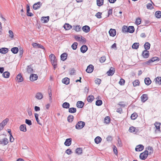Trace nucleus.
Instances as JSON below:
<instances>
[{
    "label": "nucleus",
    "mask_w": 161,
    "mask_h": 161,
    "mask_svg": "<svg viewBox=\"0 0 161 161\" xmlns=\"http://www.w3.org/2000/svg\"><path fill=\"white\" fill-rule=\"evenodd\" d=\"M85 125V122L82 121H79L75 125V128L78 130L81 129L83 128Z\"/></svg>",
    "instance_id": "f257e3e1"
},
{
    "label": "nucleus",
    "mask_w": 161,
    "mask_h": 161,
    "mask_svg": "<svg viewBox=\"0 0 161 161\" xmlns=\"http://www.w3.org/2000/svg\"><path fill=\"white\" fill-rule=\"evenodd\" d=\"M148 156V152L145 150L143 153H141L139 156L140 158L142 160L145 159Z\"/></svg>",
    "instance_id": "f03ea898"
},
{
    "label": "nucleus",
    "mask_w": 161,
    "mask_h": 161,
    "mask_svg": "<svg viewBox=\"0 0 161 161\" xmlns=\"http://www.w3.org/2000/svg\"><path fill=\"white\" fill-rule=\"evenodd\" d=\"M49 57L51 59V63L52 64L57 63V59L56 58L55 56L53 54H51L49 56Z\"/></svg>",
    "instance_id": "7ed1b4c3"
},
{
    "label": "nucleus",
    "mask_w": 161,
    "mask_h": 161,
    "mask_svg": "<svg viewBox=\"0 0 161 161\" xmlns=\"http://www.w3.org/2000/svg\"><path fill=\"white\" fill-rule=\"evenodd\" d=\"M42 5V3L40 2H38L34 4L33 6V8L34 9L36 10L40 8Z\"/></svg>",
    "instance_id": "20e7f679"
},
{
    "label": "nucleus",
    "mask_w": 161,
    "mask_h": 161,
    "mask_svg": "<svg viewBox=\"0 0 161 161\" xmlns=\"http://www.w3.org/2000/svg\"><path fill=\"white\" fill-rule=\"evenodd\" d=\"M8 142V139L7 138H5L0 140V144L3 146L6 145Z\"/></svg>",
    "instance_id": "39448f33"
},
{
    "label": "nucleus",
    "mask_w": 161,
    "mask_h": 161,
    "mask_svg": "<svg viewBox=\"0 0 161 161\" xmlns=\"http://www.w3.org/2000/svg\"><path fill=\"white\" fill-rule=\"evenodd\" d=\"M8 119H6L4 120L0 124V130H1L4 127V126L6 125L8 122Z\"/></svg>",
    "instance_id": "423d86ee"
},
{
    "label": "nucleus",
    "mask_w": 161,
    "mask_h": 161,
    "mask_svg": "<svg viewBox=\"0 0 161 161\" xmlns=\"http://www.w3.org/2000/svg\"><path fill=\"white\" fill-rule=\"evenodd\" d=\"M38 75L36 74H31L30 77V80L31 81H35L38 79Z\"/></svg>",
    "instance_id": "0eeeda50"
},
{
    "label": "nucleus",
    "mask_w": 161,
    "mask_h": 161,
    "mask_svg": "<svg viewBox=\"0 0 161 161\" xmlns=\"http://www.w3.org/2000/svg\"><path fill=\"white\" fill-rule=\"evenodd\" d=\"M129 131L130 132L136 134L139 131V130L138 129H136L135 127L132 126L130 127L129 129Z\"/></svg>",
    "instance_id": "6e6552de"
},
{
    "label": "nucleus",
    "mask_w": 161,
    "mask_h": 161,
    "mask_svg": "<svg viewBox=\"0 0 161 161\" xmlns=\"http://www.w3.org/2000/svg\"><path fill=\"white\" fill-rule=\"evenodd\" d=\"M159 58L158 57H153L150 59H149L148 61H147L146 62V64H149L155 61H159Z\"/></svg>",
    "instance_id": "1a4fd4ad"
},
{
    "label": "nucleus",
    "mask_w": 161,
    "mask_h": 161,
    "mask_svg": "<svg viewBox=\"0 0 161 161\" xmlns=\"http://www.w3.org/2000/svg\"><path fill=\"white\" fill-rule=\"evenodd\" d=\"M94 69V66L92 64H90L87 67L86 71L88 73H91Z\"/></svg>",
    "instance_id": "9d476101"
},
{
    "label": "nucleus",
    "mask_w": 161,
    "mask_h": 161,
    "mask_svg": "<svg viewBox=\"0 0 161 161\" xmlns=\"http://www.w3.org/2000/svg\"><path fill=\"white\" fill-rule=\"evenodd\" d=\"M114 69L112 67H111L109 70L107 72V74L108 76H112L114 75Z\"/></svg>",
    "instance_id": "9b49d317"
},
{
    "label": "nucleus",
    "mask_w": 161,
    "mask_h": 161,
    "mask_svg": "<svg viewBox=\"0 0 161 161\" xmlns=\"http://www.w3.org/2000/svg\"><path fill=\"white\" fill-rule=\"evenodd\" d=\"M109 33L110 36L114 37L116 35V31L114 29H110L109 31Z\"/></svg>",
    "instance_id": "f8f14e48"
},
{
    "label": "nucleus",
    "mask_w": 161,
    "mask_h": 161,
    "mask_svg": "<svg viewBox=\"0 0 161 161\" xmlns=\"http://www.w3.org/2000/svg\"><path fill=\"white\" fill-rule=\"evenodd\" d=\"M144 146L141 144L139 145L136 146L135 150L137 152L141 151L144 149Z\"/></svg>",
    "instance_id": "ddd939ff"
},
{
    "label": "nucleus",
    "mask_w": 161,
    "mask_h": 161,
    "mask_svg": "<svg viewBox=\"0 0 161 161\" xmlns=\"http://www.w3.org/2000/svg\"><path fill=\"white\" fill-rule=\"evenodd\" d=\"M142 56L144 58H148L149 56V51L147 50H144L142 53Z\"/></svg>",
    "instance_id": "4468645a"
},
{
    "label": "nucleus",
    "mask_w": 161,
    "mask_h": 161,
    "mask_svg": "<svg viewBox=\"0 0 161 161\" xmlns=\"http://www.w3.org/2000/svg\"><path fill=\"white\" fill-rule=\"evenodd\" d=\"M88 47L87 46L85 45H83L80 47V51L83 53H85L87 50Z\"/></svg>",
    "instance_id": "2eb2a0df"
},
{
    "label": "nucleus",
    "mask_w": 161,
    "mask_h": 161,
    "mask_svg": "<svg viewBox=\"0 0 161 161\" xmlns=\"http://www.w3.org/2000/svg\"><path fill=\"white\" fill-rule=\"evenodd\" d=\"M82 30L85 33H88L90 31V28L88 26L86 25L82 27Z\"/></svg>",
    "instance_id": "dca6fc26"
},
{
    "label": "nucleus",
    "mask_w": 161,
    "mask_h": 161,
    "mask_svg": "<svg viewBox=\"0 0 161 161\" xmlns=\"http://www.w3.org/2000/svg\"><path fill=\"white\" fill-rule=\"evenodd\" d=\"M49 19V16L42 17L41 18V21L43 23H47L48 22Z\"/></svg>",
    "instance_id": "f3484780"
},
{
    "label": "nucleus",
    "mask_w": 161,
    "mask_h": 161,
    "mask_svg": "<svg viewBox=\"0 0 161 161\" xmlns=\"http://www.w3.org/2000/svg\"><path fill=\"white\" fill-rule=\"evenodd\" d=\"M16 80L18 82H21L23 80V78L20 74H19L16 77Z\"/></svg>",
    "instance_id": "a211bd4d"
},
{
    "label": "nucleus",
    "mask_w": 161,
    "mask_h": 161,
    "mask_svg": "<svg viewBox=\"0 0 161 161\" xmlns=\"http://www.w3.org/2000/svg\"><path fill=\"white\" fill-rule=\"evenodd\" d=\"M72 139L71 138H68L66 139L64 144L67 146H69L71 143Z\"/></svg>",
    "instance_id": "6ab92c4d"
},
{
    "label": "nucleus",
    "mask_w": 161,
    "mask_h": 161,
    "mask_svg": "<svg viewBox=\"0 0 161 161\" xmlns=\"http://www.w3.org/2000/svg\"><path fill=\"white\" fill-rule=\"evenodd\" d=\"M76 105L78 108H82L84 105V103L82 101H79L77 103Z\"/></svg>",
    "instance_id": "aec40b11"
},
{
    "label": "nucleus",
    "mask_w": 161,
    "mask_h": 161,
    "mask_svg": "<svg viewBox=\"0 0 161 161\" xmlns=\"http://www.w3.org/2000/svg\"><path fill=\"white\" fill-rule=\"evenodd\" d=\"M67 53H64L60 56L61 59L63 61H64L67 59Z\"/></svg>",
    "instance_id": "412c9836"
},
{
    "label": "nucleus",
    "mask_w": 161,
    "mask_h": 161,
    "mask_svg": "<svg viewBox=\"0 0 161 161\" xmlns=\"http://www.w3.org/2000/svg\"><path fill=\"white\" fill-rule=\"evenodd\" d=\"M8 51V49L6 48L3 47L0 49V53L2 54H6Z\"/></svg>",
    "instance_id": "4be33fe9"
},
{
    "label": "nucleus",
    "mask_w": 161,
    "mask_h": 161,
    "mask_svg": "<svg viewBox=\"0 0 161 161\" xmlns=\"http://www.w3.org/2000/svg\"><path fill=\"white\" fill-rule=\"evenodd\" d=\"M62 82L64 84L68 85L69 83V79L67 77L65 78L62 79Z\"/></svg>",
    "instance_id": "5701e85b"
},
{
    "label": "nucleus",
    "mask_w": 161,
    "mask_h": 161,
    "mask_svg": "<svg viewBox=\"0 0 161 161\" xmlns=\"http://www.w3.org/2000/svg\"><path fill=\"white\" fill-rule=\"evenodd\" d=\"M20 130L23 132H26L27 131L26 125L23 124L21 125L19 127Z\"/></svg>",
    "instance_id": "b1692460"
},
{
    "label": "nucleus",
    "mask_w": 161,
    "mask_h": 161,
    "mask_svg": "<svg viewBox=\"0 0 161 161\" xmlns=\"http://www.w3.org/2000/svg\"><path fill=\"white\" fill-rule=\"evenodd\" d=\"M141 100L143 102H145L148 99L147 96V94H143L141 97Z\"/></svg>",
    "instance_id": "393cba45"
},
{
    "label": "nucleus",
    "mask_w": 161,
    "mask_h": 161,
    "mask_svg": "<svg viewBox=\"0 0 161 161\" xmlns=\"http://www.w3.org/2000/svg\"><path fill=\"white\" fill-rule=\"evenodd\" d=\"M161 123L159 122H155L154 124V125L155 126L156 129L159 131H160V126Z\"/></svg>",
    "instance_id": "a878e982"
},
{
    "label": "nucleus",
    "mask_w": 161,
    "mask_h": 161,
    "mask_svg": "<svg viewBox=\"0 0 161 161\" xmlns=\"http://www.w3.org/2000/svg\"><path fill=\"white\" fill-rule=\"evenodd\" d=\"M144 81L146 85L148 86L150 85L151 83V81L148 77L145 78L144 80Z\"/></svg>",
    "instance_id": "bb28decb"
},
{
    "label": "nucleus",
    "mask_w": 161,
    "mask_h": 161,
    "mask_svg": "<svg viewBox=\"0 0 161 161\" xmlns=\"http://www.w3.org/2000/svg\"><path fill=\"white\" fill-rule=\"evenodd\" d=\"M95 142L97 144H99L102 141V138L100 136H97L94 139Z\"/></svg>",
    "instance_id": "cd10ccee"
},
{
    "label": "nucleus",
    "mask_w": 161,
    "mask_h": 161,
    "mask_svg": "<svg viewBox=\"0 0 161 161\" xmlns=\"http://www.w3.org/2000/svg\"><path fill=\"white\" fill-rule=\"evenodd\" d=\"M43 95L40 92H38L36 95V97L38 99H41L43 98Z\"/></svg>",
    "instance_id": "c85d7f7f"
},
{
    "label": "nucleus",
    "mask_w": 161,
    "mask_h": 161,
    "mask_svg": "<svg viewBox=\"0 0 161 161\" xmlns=\"http://www.w3.org/2000/svg\"><path fill=\"white\" fill-rule=\"evenodd\" d=\"M70 104L69 103L65 102L63 103L62 107L65 108H69Z\"/></svg>",
    "instance_id": "c756f323"
},
{
    "label": "nucleus",
    "mask_w": 161,
    "mask_h": 161,
    "mask_svg": "<svg viewBox=\"0 0 161 161\" xmlns=\"http://www.w3.org/2000/svg\"><path fill=\"white\" fill-rule=\"evenodd\" d=\"M64 28L67 30H70V29L72 28V26L69 25V24L66 23L64 25Z\"/></svg>",
    "instance_id": "7c9ffc66"
},
{
    "label": "nucleus",
    "mask_w": 161,
    "mask_h": 161,
    "mask_svg": "<svg viewBox=\"0 0 161 161\" xmlns=\"http://www.w3.org/2000/svg\"><path fill=\"white\" fill-rule=\"evenodd\" d=\"M150 44L148 42H146L144 45V47L145 50H147L150 49Z\"/></svg>",
    "instance_id": "2f4dec72"
},
{
    "label": "nucleus",
    "mask_w": 161,
    "mask_h": 161,
    "mask_svg": "<svg viewBox=\"0 0 161 161\" xmlns=\"http://www.w3.org/2000/svg\"><path fill=\"white\" fill-rule=\"evenodd\" d=\"M135 31V28L133 26H130L128 27V32L133 33Z\"/></svg>",
    "instance_id": "473e14b6"
},
{
    "label": "nucleus",
    "mask_w": 161,
    "mask_h": 161,
    "mask_svg": "<svg viewBox=\"0 0 161 161\" xmlns=\"http://www.w3.org/2000/svg\"><path fill=\"white\" fill-rule=\"evenodd\" d=\"M82 149L81 148H77L76 149V153L78 155L81 154L82 152Z\"/></svg>",
    "instance_id": "72a5a7b5"
},
{
    "label": "nucleus",
    "mask_w": 161,
    "mask_h": 161,
    "mask_svg": "<svg viewBox=\"0 0 161 161\" xmlns=\"http://www.w3.org/2000/svg\"><path fill=\"white\" fill-rule=\"evenodd\" d=\"M11 51L13 53L16 54L18 52L19 49L17 47H14L11 48Z\"/></svg>",
    "instance_id": "f704fd0d"
},
{
    "label": "nucleus",
    "mask_w": 161,
    "mask_h": 161,
    "mask_svg": "<svg viewBox=\"0 0 161 161\" xmlns=\"http://www.w3.org/2000/svg\"><path fill=\"white\" fill-rule=\"evenodd\" d=\"M76 111V109L75 108H69V112L71 113H74Z\"/></svg>",
    "instance_id": "c9c22d12"
},
{
    "label": "nucleus",
    "mask_w": 161,
    "mask_h": 161,
    "mask_svg": "<svg viewBox=\"0 0 161 161\" xmlns=\"http://www.w3.org/2000/svg\"><path fill=\"white\" fill-rule=\"evenodd\" d=\"M94 99V97L93 96L90 95L87 97V100L89 102L91 103L93 101Z\"/></svg>",
    "instance_id": "e433bc0d"
},
{
    "label": "nucleus",
    "mask_w": 161,
    "mask_h": 161,
    "mask_svg": "<svg viewBox=\"0 0 161 161\" xmlns=\"http://www.w3.org/2000/svg\"><path fill=\"white\" fill-rule=\"evenodd\" d=\"M10 75V73L8 71H5L3 74V76L5 78H8Z\"/></svg>",
    "instance_id": "4c0bfd02"
},
{
    "label": "nucleus",
    "mask_w": 161,
    "mask_h": 161,
    "mask_svg": "<svg viewBox=\"0 0 161 161\" xmlns=\"http://www.w3.org/2000/svg\"><path fill=\"white\" fill-rule=\"evenodd\" d=\"M155 15L156 18H160L161 17V12L159 11H157L155 13Z\"/></svg>",
    "instance_id": "58836bf2"
},
{
    "label": "nucleus",
    "mask_w": 161,
    "mask_h": 161,
    "mask_svg": "<svg viewBox=\"0 0 161 161\" xmlns=\"http://www.w3.org/2000/svg\"><path fill=\"white\" fill-rule=\"evenodd\" d=\"M97 5L98 6H101L103 4V0H97Z\"/></svg>",
    "instance_id": "ea45409f"
},
{
    "label": "nucleus",
    "mask_w": 161,
    "mask_h": 161,
    "mask_svg": "<svg viewBox=\"0 0 161 161\" xmlns=\"http://www.w3.org/2000/svg\"><path fill=\"white\" fill-rule=\"evenodd\" d=\"M74 116L72 115H69L67 118V120L69 122H71L73 121L74 119Z\"/></svg>",
    "instance_id": "a19ab883"
},
{
    "label": "nucleus",
    "mask_w": 161,
    "mask_h": 161,
    "mask_svg": "<svg viewBox=\"0 0 161 161\" xmlns=\"http://www.w3.org/2000/svg\"><path fill=\"white\" fill-rule=\"evenodd\" d=\"M75 28H74V29L77 32H79L81 30V27L79 25H76L74 27Z\"/></svg>",
    "instance_id": "79ce46f5"
},
{
    "label": "nucleus",
    "mask_w": 161,
    "mask_h": 161,
    "mask_svg": "<svg viewBox=\"0 0 161 161\" xmlns=\"http://www.w3.org/2000/svg\"><path fill=\"white\" fill-rule=\"evenodd\" d=\"M139 45V43H135L133 44L132 48L133 49H137L138 48Z\"/></svg>",
    "instance_id": "37998d69"
},
{
    "label": "nucleus",
    "mask_w": 161,
    "mask_h": 161,
    "mask_svg": "<svg viewBox=\"0 0 161 161\" xmlns=\"http://www.w3.org/2000/svg\"><path fill=\"white\" fill-rule=\"evenodd\" d=\"M137 117V115L136 113H134L131 116V118L132 120L135 119Z\"/></svg>",
    "instance_id": "c03bdc74"
},
{
    "label": "nucleus",
    "mask_w": 161,
    "mask_h": 161,
    "mask_svg": "<svg viewBox=\"0 0 161 161\" xmlns=\"http://www.w3.org/2000/svg\"><path fill=\"white\" fill-rule=\"evenodd\" d=\"M104 123L108 124H109L110 122V118L108 116L106 117L104 119Z\"/></svg>",
    "instance_id": "a18cd8bd"
},
{
    "label": "nucleus",
    "mask_w": 161,
    "mask_h": 161,
    "mask_svg": "<svg viewBox=\"0 0 161 161\" xmlns=\"http://www.w3.org/2000/svg\"><path fill=\"white\" fill-rule=\"evenodd\" d=\"M27 72L29 73H31L33 72V69L30 66H28L27 68Z\"/></svg>",
    "instance_id": "49530a36"
},
{
    "label": "nucleus",
    "mask_w": 161,
    "mask_h": 161,
    "mask_svg": "<svg viewBox=\"0 0 161 161\" xmlns=\"http://www.w3.org/2000/svg\"><path fill=\"white\" fill-rule=\"evenodd\" d=\"M139 80H136L133 82V84L134 86H136L139 85Z\"/></svg>",
    "instance_id": "de8ad7c7"
},
{
    "label": "nucleus",
    "mask_w": 161,
    "mask_h": 161,
    "mask_svg": "<svg viewBox=\"0 0 161 161\" xmlns=\"http://www.w3.org/2000/svg\"><path fill=\"white\" fill-rule=\"evenodd\" d=\"M78 45V43L76 42L74 43L71 46V47L73 49L75 50L77 48V47Z\"/></svg>",
    "instance_id": "09e8293b"
},
{
    "label": "nucleus",
    "mask_w": 161,
    "mask_h": 161,
    "mask_svg": "<svg viewBox=\"0 0 161 161\" xmlns=\"http://www.w3.org/2000/svg\"><path fill=\"white\" fill-rule=\"evenodd\" d=\"M128 27L126 26H124L122 27V31L123 32H128Z\"/></svg>",
    "instance_id": "8fccbe9b"
},
{
    "label": "nucleus",
    "mask_w": 161,
    "mask_h": 161,
    "mask_svg": "<svg viewBox=\"0 0 161 161\" xmlns=\"http://www.w3.org/2000/svg\"><path fill=\"white\" fill-rule=\"evenodd\" d=\"M102 101L101 100H98L96 101V104L97 106H100L102 104Z\"/></svg>",
    "instance_id": "3c124183"
},
{
    "label": "nucleus",
    "mask_w": 161,
    "mask_h": 161,
    "mask_svg": "<svg viewBox=\"0 0 161 161\" xmlns=\"http://www.w3.org/2000/svg\"><path fill=\"white\" fill-rule=\"evenodd\" d=\"M95 84L98 85H99L101 83V79L97 78L94 80Z\"/></svg>",
    "instance_id": "603ef678"
},
{
    "label": "nucleus",
    "mask_w": 161,
    "mask_h": 161,
    "mask_svg": "<svg viewBox=\"0 0 161 161\" xmlns=\"http://www.w3.org/2000/svg\"><path fill=\"white\" fill-rule=\"evenodd\" d=\"M156 81L159 84H161V77H158L156 78Z\"/></svg>",
    "instance_id": "864d4df0"
},
{
    "label": "nucleus",
    "mask_w": 161,
    "mask_h": 161,
    "mask_svg": "<svg viewBox=\"0 0 161 161\" xmlns=\"http://www.w3.org/2000/svg\"><path fill=\"white\" fill-rule=\"evenodd\" d=\"M141 22V19L139 18H138L136 19V25H140Z\"/></svg>",
    "instance_id": "5fc2aeb1"
},
{
    "label": "nucleus",
    "mask_w": 161,
    "mask_h": 161,
    "mask_svg": "<svg viewBox=\"0 0 161 161\" xmlns=\"http://www.w3.org/2000/svg\"><path fill=\"white\" fill-rule=\"evenodd\" d=\"M25 122L26 124L29 126L32 125L31 121L29 119H26L25 120Z\"/></svg>",
    "instance_id": "6e6d98bb"
},
{
    "label": "nucleus",
    "mask_w": 161,
    "mask_h": 161,
    "mask_svg": "<svg viewBox=\"0 0 161 161\" xmlns=\"http://www.w3.org/2000/svg\"><path fill=\"white\" fill-rule=\"evenodd\" d=\"M106 60V57L105 56H103L101 58L100 61L101 63H103Z\"/></svg>",
    "instance_id": "4d7b16f0"
},
{
    "label": "nucleus",
    "mask_w": 161,
    "mask_h": 161,
    "mask_svg": "<svg viewBox=\"0 0 161 161\" xmlns=\"http://www.w3.org/2000/svg\"><path fill=\"white\" fill-rule=\"evenodd\" d=\"M125 83V80L124 79L121 78L120 79L119 81V84L120 85H124Z\"/></svg>",
    "instance_id": "13d9d810"
},
{
    "label": "nucleus",
    "mask_w": 161,
    "mask_h": 161,
    "mask_svg": "<svg viewBox=\"0 0 161 161\" xmlns=\"http://www.w3.org/2000/svg\"><path fill=\"white\" fill-rule=\"evenodd\" d=\"M8 33L9 37L12 38H13L14 36V35L13 31L11 30H9L8 31Z\"/></svg>",
    "instance_id": "bf43d9fd"
},
{
    "label": "nucleus",
    "mask_w": 161,
    "mask_h": 161,
    "mask_svg": "<svg viewBox=\"0 0 161 161\" xmlns=\"http://www.w3.org/2000/svg\"><path fill=\"white\" fill-rule=\"evenodd\" d=\"M81 38V36H75V38L77 41L80 42Z\"/></svg>",
    "instance_id": "052dcab7"
},
{
    "label": "nucleus",
    "mask_w": 161,
    "mask_h": 161,
    "mask_svg": "<svg viewBox=\"0 0 161 161\" xmlns=\"http://www.w3.org/2000/svg\"><path fill=\"white\" fill-rule=\"evenodd\" d=\"M101 14L102 13H101L98 12L96 14L95 16L98 18L100 19L101 18Z\"/></svg>",
    "instance_id": "680f3d73"
},
{
    "label": "nucleus",
    "mask_w": 161,
    "mask_h": 161,
    "mask_svg": "<svg viewBox=\"0 0 161 161\" xmlns=\"http://www.w3.org/2000/svg\"><path fill=\"white\" fill-rule=\"evenodd\" d=\"M118 105H119L121 107L124 108L125 107V105L124 103V102H120L119 103Z\"/></svg>",
    "instance_id": "e2e57ef3"
},
{
    "label": "nucleus",
    "mask_w": 161,
    "mask_h": 161,
    "mask_svg": "<svg viewBox=\"0 0 161 161\" xmlns=\"http://www.w3.org/2000/svg\"><path fill=\"white\" fill-rule=\"evenodd\" d=\"M113 150L114 152V153L117 155L118 153V151L117 149L115 146H114L113 147Z\"/></svg>",
    "instance_id": "0e129e2a"
},
{
    "label": "nucleus",
    "mask_w": 161,
    "mask_h": 161,
    "mask_svg": "<svg viewBox=\"0 0 161 161\" xmlns=\"http://www.w3.org/2000/svg\"><path fill=\"white\" fill-rule=\"evenodd\" d=\"M147 9H151L153 8L152 4L150 3H148L147 5Z\"/></svg>",
    "instance_id": "69168bd1"
},
{
    "label": "nucleus",
    "mask_w": 161,
    "mask_h": 161,
    "mask_svg": "<svg viewBox=\"0 0 161 161\" xmlns=\"http://www.w3.org/2000/svg\"><path fill=\"white\" fill-rule=\"evenodd\" d=\"M81 38L80 42H82L83 43L85 44L86 41V39L84 37H82L81 36Z\"/></svg>",
    "instance_id": "338daca9"
},
{
    "label": "nucleus",
    "mask_w": 161,
    "mask_h": 161,
    "mask_svg": "<svg viewBox=\"0 0 161 161\" xmlns=\"http://www.w3.org/2000/svg\"><path fill=\"white\" fill-rule=\"evenodd\" d=\"M66 153L68 155L72 153L70 149H68L65 151Z\"/></svg>",
    "instance_id": "774afa93"
}]
</instances>
